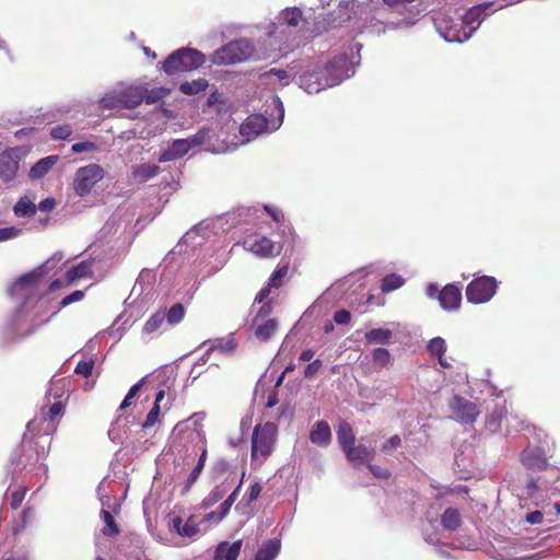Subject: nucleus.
<instances>
[{"label": "nucleus", "mask_w": 560, "mask_h": 560, "mask_svg": "<svg viewBox=\"0 0 560 560\" xmlns=\"http://www.w3.org/2000/svg\"><path fill=\"white\" fill-rule=\"evenodd\" d=\"M63 415L65 405L61 401L44 406L39 415L27 423V430L23 436V445L34 443L35 438H45L49 444L50 440L48 436L56 432Z\"/></svg>", "instance_id": "1"}, {"label": "nucleus", "mask_w": 560, "mask_h": 560, "mask_svg": "<svg viewBox=\"0 0 560 560\" xmlns=\"http://www.w3.org/2000/svg\"><path fill=\"white\" fill-rule=\"evenodd\" d=\"M278 428L272 422L255 425L252 435V462L262 465L275 450Z\"/></svg>", "instance_id": "2"}, {"label": "nucleus", "mask_w": 560, "mask_h": 560, "mask_svg": "<svg viewBox=\"0 0 560 560\" xmlns=\"http://www.w3.org/2000/svg\"><path fill=\"white\" fill-rule=\"evenodd\" d=\"M205 63V56L192 48H182L172 52L163 62V70L172 75L198 69Z\"/></svg>", "instance_id": "3"}, {"label": "nucleus", "mask_w": 560, "mask_h": 560, "mask_svg": "<svg viewBox=\"0 0 560 560\" xmlns=\"http://www.w3.org/2000/svg\"><path fill=\"white\" fill-rule=\"evenodd\" d=\"M254 54V46L249 40L238 39L215 50L212 55L214 65H234L247 60Z\"/></svg>", "instance_id": "4"}, {"label": "nucleus", "mask_w": 560, "mask_h": 560, "mask_svg": "<svg viewBox=\"0 0 560 560\" xmlns=\"http://www.w3.org/2000/svg\"><path fill=\"white\" fill-rule=\"evenodd\" d=\"M105 176L104 168L95 163L88 164L77 170L72 183L77 196H88L94 186Z\"/></svg>", "instance_id": "5"}, {"label": "nucleus", "mask_w": 560, "mask_h": 560, "mask_svg": "<svg viewBox=\"0 0 560 560\" xmlns=\"http://www.w3.org/2000/svg\"><path fill=\"white\" fill-rule=\"evenodd\" d=\"M498 282L490 276L474 279L466 288V298L469 303L482 304L490 301L495 294Z\"/></svg>", "instance_id": "6"}, {"label": "nucleus", "mask_w": 560, "mask_h": 560, "mask_svg": "<svg viewBox=\"0 0 560 560\" xmlns=\"http://www.w3.org/2000/svg\"><path fill=\"white\" fill-rule=\"evenodd\" d=\"M351 60L346 54L335 56L323 68L331 86L339 84L345 78L349 77L351 71Z\"/></svg>", "instance_id": "7"}, {"label": "nucleus", "mask_w": 560, "mask_h": 560, "mask_svg": "<svg viewBox=\"0 0 560 560\" xmlns=\"http://www.w3.org/2000/svg\"><path fill=\"white\" fill-rule=\"evenodd\" d=\"M200 144V141L196 138L188 139H176L168 143L167 148L160 152L158 161L160 163H166L176 161L185 156L190 149Z\"/></svg>", "instance_id": "8"}, {"label": "nucleus", "mask_w": 560, "mask_h": 560, "mask_svg": "<svg viewBox=\"0 0 560 560\" xmlns=\"http://www.w3.org/2000/svg\"><path fill=\"white\" fill-rule=\"evenodd\" d=\"M21 155L18 148L7 149L0 153V180L8 184L15 179L20 168Z\"/></svg>", "instance_id": "9"}, {"label": "nucleus", "mask_w": 560, "mask_h": 560, "mask_svg": "<svg viewBox=\"0 0 560 560\" xmlns=\"http://www.w3.org/2000/svg\"><path fill=\"white\" fill-rule=\"evenodd\" d=\"M452 412L454 413L457 421L462 423H472L480 413L478 406L463 398L460 396H454L448 404Z\"/></svg>", "instance_id": "10"}, {"label": "nucleus", "mask_w": 560, "mask_h": 560, "mask_svg": "<svg viewBox=\"0 0 560 560\" xmlns=\"http://www.w3.org/2000/svg\"><path fill=\"white\" fill-rule=\"evenodd\" d=\"M301 88L308 94L318 93L326 88H330L327 74L323 72L320 66H316L312 71H306L300 77Z\"/></svg>", "instance_id": "11"}, {"label": "nucleus", "mask_w": 560, "mask_h": 560, "mask_svg": "<svg viewBox=\"0 0 560 560\" xmlns=\"http://www.w3.org/2000/svg\"><path fill=\"white\" fill-rule=\"evenodd\" d=\"M244 247L260 258L277 256L282 249V245L277 246L273 241L266 236L245 240Z\"/></svg>", "instance_id": "12"}, {"label": "nucleus", "mask_w": 560, "mask_h": 560, "mask_svg": "<svg viewBox=\"0 0 560 560\" xmlns=\"http://www.w3.org/2000/svg\"><path fill=\"white\" fill-rule=\"evenodd\" d=\"M440 305L446 311H454L462 303V288L450 283L446 284L439 293Z\"/></svg>", "instance_id": "13"}, {"label": "nucleus", "mask_w": 560, "mask_h": 560, "mask_svg": "<svg viewBox=\"0 0 560 560\" xmlns=\"http://www.w3.org/2000/svg\"><path fill=\"white\" fill-rule=\"evenodd\" d=\"M521 460L528 469L545 470L548 466L547 458L542 450L538 447H527L523 451Z\"/></svg>", "instance_id": "14"}, {"label": "nucleus", "mask_w": 560, "mask_h": 560, "mask_svg": "<svg viewBox=\"0 0 560 560\" xmlns=\"http://www.w3.org/2000/svg\"><path fill=\"white\" fill-rule=\"evenodd\" d=\"M270 312L269 305H262L257 317L261 315H266ZM256 328H255V336L261 340L266 341L275 334L278 327V323L275 318H269L264 320L262 323H258V318L255 320Z\"/></svg>", "instance_id": "15"}, {"label": "nucleus", "mask_w": 560, "mask_h": 560, "mask_svg": "<svg viewBox=\"0 0 560 560\" xmlns=\"http://www.w3.org/2000/svg\"><path fill=\"white\" fill-rule=\"evenodd\" d=\"M266 129V119L261 115H252L242 122L240 133L247 140L256 138Z\"/></svg>", "instance_id": "16"}, {"label": "nucleus", "mask_w": 560, "mask_h": 560, "mask_svg": "<svg viewBox=\"0 0 560 560\" xmlns=\"http://www.w3.org/2000/svg\"><path fill=\"white\" fill-rule=\"evenodd\" d=\"M143 100V86H128L117 96V102L125 108H135L139 106Z\"/></svg>", "instance_id": "17"}, {"label": "nucleus", "mask_w": 560, "mask_h": 560, "mask_svg": "<svg viewBox=\"0 0 560 560\" xmlns=\"http://www.w3.org/2000/svg\"><path fill=\"white\" fill-rule=\"evenodd\" d=\"M310 440L316 445L323 447L328 446L331 441V430L329 424L324 420L315 422L310 432Z\"/></svg>", "instance_id": "18"}, {"label": "nucleus", "mask_w": 560, "mask_h": 560, "mask_svg": "<svg viewBox=\"0 0 560 560\" xmlns=\"http://www.w3.org/2000/svg\"><path fill=\"white\" fill-rule=\"evenodd\" d=\"M172 528L179 536L188 538L196 536L200 532L199 523L196 521L194 515L189 516L184 524L179 516L174 517L172 520Z\"/></svg>", "instance_id": "19"}, {"label": "nucleus", "mask_w": 560, "mask_h": 560, "mask_svg": "<svg viewBox=\"0 0 560 560\" xmlns=\"http://www.w3.org/2000/svg\"><path fill=\"white\" fill-rule=\"evenodd\" d=\"M242 548V541L237 540L232 544L221 542L215 548L213 560H236Z\"/></svg>", "instance_id": "20"}, {"label": "nucleus", "mask_w": 560, "mask_h": 560, "mask_svg": "<svg viewBox=\"0 0 560 560\" xmlns=\"http://www.w3.org/2000/svg\"><path fill=\"white\" fill-rule=\"evenodd\" d=\"M58 155H49L37 161L30 170L28 177L31 179L43 178L58 162Z\"/></svg>", "instance_id": "21"}, {"label": "nucleus", "mask_w": 560, "mask_h": 560, "mask_svg": "<svg viewBox=\"0 0 560 560\" xmlns=\"http://www.w3.org/2000/svg\"><path fill=\"white\" fill-rule=\"evenodd\" d=\"M161 168L159 165L143 163L132 166V176L135 180L144 183L159 175Z\"/></svg>", "instance_id": "22"}, {"label": "nucleus", "mask_w": 560, "mask_h": 560, "mask_svg": "<svg viewBox=\"0 0 560 560\" xmlns=\"http://www.w3.org/2000/svg\"><path fill=\"white\" fill-rule=\"evenodd\" d=\"M428 351L432 357H436L439 364L442 368L448 369L451 368V364L446 361L444 358V354L446 352V342L441 337H435L431 339L427 346Z\"/></svg>", "instance_id": "23"}, {"label": "nucleus", "mask_w": 560, "mask_h": 560, "mask_svg": "<svg viewBox=\"0 0 560 560\" xmlns=\"http://www.w3.org/2000/svg\"><path fill=\"white\" fill-rule=\"evenodd\" d=\"M346 458L350 462H365L368 459H372L375 455V450H370L363 444L354 445L352 444L346 452H343Z\"/></svg>", "instance_id": "24"}, {"label": "nucleus", "mask_w": 560, "mask_h": 560, "mask_svg": "<svg viewBox=\"0 0 560 560\" xmlns=\"http://www.w3.org/2000/svg\"><path fill=\"white\" fill-rule=\"evenodd\" d=\"M337 440L342 452H346L355 442L352 427L347 421H341L337 429Z\"/></svg>", "instance_id": "25"}, {"label": "nucleus", "mask_w": 560, "mask_h": 560, "mask_svg": "<svg viewBox=\"0 0 560 560\" xmlns=\"http://www.w3.org/2000/svg\"><path fill=\"white\" fill-rule=\"evenodd\" d=\"M281 548L279 539L267 540L256 552L255 560H273Z\"/></svg>", "instance_id": "26"}, {"label": "nucleus", "mask_w": 560, "mask_h": 560, "mask_svg": "<svg viewBox=\"0 0 560 560\" xmlns=\"http://www.w3.org/2000/svg\"><path fill=\"white\" fill-rule=\"evenodd\" d=\"M441 525L444 529L454 532L462 525V516L457 509L447 508L441 515Z\"/></svg>", "instance_id": "27"}, {"label": "nucleus", "mask_w": 560, "mask_h": 560, "mask_svg": "<svg viewBox=\"0 0 560 560\" xmlns=\"http://www.w3.org/2000/svg\"><path fill=\"white\" fill-rule=\"evenodd\" d=\"M37 207L28 197H21L13 207V212L19 218H32L36 214Z\"/></svg>", "instance_id": "28"}, {"label": "nucleus", "mask_w": 560, "mask_h": 560, "mask_svg": "<svg viewBox=\"0 0 560 560\" xmlns=\"http://www.w3.org/2000/svg\"><path fill=\"white\" fill-rule=\"evenodd\" d=\"M393 337V331L387 328H375L365 332L364 338L366 343L388 345Z\"/></svg>", "instance_id": "29"}, {"label": "nucleus", "mask_w": 560, "mask_h": 560, "mask_svg": "<svg viewBox=\"0 0 560 560\" xmlns=\"http://www.w3.org/2000/svg\"><path fill=\"white\" fill-rule=\"evenodd\" d=\"M290 269V262L281 259L276 270L271 273L269 278V285L275 289H279L283 284V279L287 278Z\"/></svg>", "instance_id": "30"}, {"label": "nucleus", "mask_w": 560, "mask_h": 560, "mask_svg": "<svg viewBox=\"0 0 560 560\" xmlns=\"http://www.w3.org/2000/svg\"><path fill=\"white\" fill-rule=\"evenodd\" d=\"M165 310H159L152 314L150 318L144 323L142 331L147 335H151L158 331L165 320Z\"/></svg>", "instance_id": "31"}, {"label": "nucleus", "mask_w": 560, "mask_h": 560, "mask_svg": "<svg viewBox=\"0 0 560 560\" xmlns=\"http://www.w3.org/2000/svg\"><path fill=\"white\" fill-rule=\"evenodd\" d=\"M101 517L104 521L105 525L102 529V533L106 537H116L119 535L120 529L117 523L115 522L113 515L107 510L101 511Z\"/></svg>", "instance_id": "32"}, {"label": "nucleus", "mask_w": 560, "mask_h": 560, "mask_svg": "<svg viewBox=\"0 0 560 560\" xmlns=\"http://www.w3.org/2000/svg\"><path fill=\"white\" fill-rule=\"evenodd\" d=\"M209 83L206 79H197L192 81L184 82L179 85V91L185 95H196L199 92L205 91Z\"/></svg>", "instance_id": "33"}, {"label": "nucleus", "mask_w": 560, "mask_h": 560, "mask_svg": "<svg viewBox=\"0 0 560 560\" xmlns=\"http://www.w3.org/2000/svg\"><path fill=\"white\" fill-rule=\"evenodd\" d=\"M405 283V279L397 273L386 275L381 281V290L383 293H388L399 289Z\"/></svg>", "instance_id": "34"}, {"label": "nucleus", "mask_w": 560, "mask_h": 560, "mask_svg": "<svg viewBox=\"0 0 560 560\" xmlns=\"http://www.w3.org/2000/svg\"><path fill=\"white\" fill-rule=\"evenodd\" d=\"M185 307L182 303H175L168 311L165 310V319L171 326L180 323L185 316Z\"/></svg>", "instance_id": "35"}, {"label": "nucleus", "mask_w": 560, "mask_h": 560, "mask_svg": "<svg viewBox=\"0 0 560 560\" xmlns=\"http://www.w3.org/2000/svg\"><path fill=\"white\" fill-rule=\"evenodd\" d=\"M89 273L90 266L85 261H82L67 271L66 279L68 282H73L78 279L86 278Z\"/></svg>", "instance_id": "36"}, {"label": "nucleus", "mask_w": 560, "mask_h": 560, "mask_svg": "<svg viewBox=\"0 0 560 560\" xmlns=\"http://www.w3.org/2000/svg\"><path fill=\"white\" fill-rule=\"evenodd\" d=\"M372 360L374 365L378 369H383L392 363V354L385 348H375L372 351Z\"/></svg>", "instance_id": "37"}, {"label": "nucleus", "mask_w": 560, "mask_h": 560, "mask_svg": "<svg viewBox=\"0 0 560 560\" xmlns=\"http://www.w3.org/2000/svg\"><path fill=\"white\" fill-rule=\"evenodd\" d=\"M261 78L267 80L268 82L278 81L282 85H287L289 83V72L283 69H270L261 74Z\"/></svg>", "instance_id": "38"}, {"label": "nucleus", "mask_w": 560, "mask_h": 560, "mask_svg": "<svg viewBox=\"0 0 560 560\" xmlns=\"http://www.w3.org/2000/svg\"><path fill=\"white\" fill-rule=\"evenodd\" d=\"M281 19L287 25L295 27L303 20V14L299 8H290L282 12Z\"/></svg>", "instance_id": "39"}, {"label": "nucleus", "mask_w": 560, "mask_h": 560, "mask_svg": "<svg viewBox=\"0 0 560 560\" xmlns=\"http://www.w3.org/2000/svg\"><path fill=\"white\" fill-rule=\"evenodd\" d=\"M83 298H84V292L81 290H77V291L72 292L71 294L65 296L60 301V306L57 310H55L50 316L46 317L45 319H42L40 324L48 323L50 320V318L59 312L60 308L66 307L73 302L80 301Z\"/></svg>", "instance_id": "40"}, {"label": "nucleus", "mask_w": 560, "mask_h": 560, "mask_svg": "<svg viewBox=\"0 0 560 560\" xmlns=\"http://www.w3.org/2000/svg\"><path fill=\"white\" fill-rule=\"evenodd\" d=\"M168 91L164 88H154L151 90H148L144 88V100L147 104H155L159 101H161Z\"/></svg>", "instance_id": "41"}, {"label": "nucleus", "mask_w": 560, "mask_h": 560, "mask_svg": "<svg viewBox=\"0 0 560 560\" xmlns=\"http://www.w3.org/2000/svg\"><path fill=\"white\" fill-rule=\"evenodd\" d=\"M242 482L237 486V488L220 504L219 506V520H222L230 512L231 506L235 502L238 490L241 488Z\"/></svg>", "instance_id": "42"}, {"label": "nucleus", "mask_w": 560, "mask_h": 560, "mask_svg": "<svg viewBox=\"0 0 560 560\" xmlns=\"http://www.w3.org/2000/svg\"><path fill=\"white\" fill-rule=\"evenodd\" d=\"M72 133V128L70 125H59L51 129L50 136L55 140H66Z\"/></svg>", "instance_id": "43"}, {"label": "nucleus", "mask_w": 560, "mask_h": 560, "mask_svg": "<svg viewBox=\"0 0 560 560\" xmlns=\"http://www.w3.org/2000/svg\"><path fill=\"white\" fill-rule=\"evenodd\" d=\"M383 1L393 10H395L399 13H404L410 7H412L417 0H383Z\"/></svg>", "instance_id": "44"}, {"label": "nucleus", "mask_w": 560, "mask_h": 560, "mask_svg": "<svg viewBox=\"0 0 560 560\" xmlns=\"http://www.w3.org/2000/svg\"><path fill=\"white\" fill-rule=\"evenodd\" d=\"M26 495V488L19 487L15 491L11 493L10 498V506L13 510H18L21 505Z\"/></svg>", "instance_id": "45"}, {"label": "nucleus", "mask_w": 560, "mask_h": 560, "mask_svg": "<svg viewBox=\"0 0 560 560\" xmlns=\"http://www.w3.org/2000/svg\"><path fill=\"white\" fill-rule=\"evenodd\" d=\"M262 491V486L259 481H254L253 483H250L245 497H246V500H247V504H252L254 501H256L260 493Z\"/></svg>", "instance_id": "46"}, {"label": "nucleus", "mask_w": 560, "mask_h": 560, "mask_svg": "<svg viewBox=\"0 0 560 560\" xmlns=\"http://www.w3.org/2000/svg\"><path fill=\"white\" fill-rule=\"evenodd\" d=\"M93 368H94L93 361H91V360L90 361H80L77 364L74 372L78 375H81L83 377H89V376H91V374L93 372Z\"/></svg>", "instance_id": "47"}, {"label": "nucleus", "mask_w": 560, "mask_h": 560, "mask_svg": "<svg viewBox=\"0 0 560 560\" xmlns=\"http://www.w3.org/2000/svg\"><path fill=\"white\" fill-rule=\"evenodd\" d=\"M73 153L93 152L97 150V145L92 141L77 142L71 148Z\"/></svg>", "instance_id": "48"}, {"label": "nucleus", "mask_w": 560, "mask_h": 560, "mask_svg": "<svg viewBox=\"0 0 560 560\" xmlns=\"http://www.w3.org/2000/svg\"><path fill=\"white\" fill-rule=\"evenodd\" d=\"M160 417V406H153L152 409L147 415V418L142 424L143 429H149L153 427Z\"/></svg>", "instance_id": "49"}, {"label": "nucleus", "mask_w": 560, "mask_h": 560, "mask_svg": "<svg viewBox=\"0 0 560 560\" xmlns=\"http://www.w3.org/2000/svg\"><path fill=\"white\" fill-rule=\"evenodd\" d=\"M323 366V362L319 359L312 361L304 370V377L312 378Z\"/></svg>", "instance_id": "50"}, {"label": "nucleus", "mask_w": 560, "mask_h": 560, "mask_svg": "<svg viewBox=\"0 0 560 560\" xmlns=\"http://www.w3.org/2000/svg\"><path fill=\"white\" fill-rule=\"evenodd\" d=\"M368 468L378 479H388L390 477V471L386 468L373 464H369Z\"/></svg>", "instance_id": "51"}, {"label": "nucleus", "mask_w": 560, "mask_h": 560, "mask_svg": "<svg viewBox=\"0 0 560 560\" xmlns=\"http://www.w3.org/2000/svg\"><path fill=\"white\" fill-rule=\"evenodd\" d=\"M21 230L15 226L1 228L0 229V242L8 241L16 237Z\"/></svg>", "instance_id": "52"}, {"label": "nucleus", "mask_w": 560, "mask_h": 560, "mask_svg": "<svg viewBox=\"0 0 560 560\" xmlns=\"http://www.w3.org/2000/svg\"><path fill=\"white\" fill-rule=\"evenodd\" d=\"M203 467H202V464H197L195 466V468L192 469V471L190 472L188 479H187V482L185 485V491H189V489L192 487V485L197 481V479L199 478L201 471H202Z\"/></svg>", "instance_id": "53"}, {"label": "nucleus", "mask_w": 560, "mask_h": 560, "mask_svg": "<svg viewBox=\"0 0 560 560\" xmlns=\"http://www.w3.org/2000/svg\"><path fill=\"white\" fill-rule=\"evenodd\" d=\"M334 320L338 325H347L351 320V314L347 310H339L334 314Z\"/></svg>", "instance_id": "54"}, {"label": "nucleus", "mask_w": 560, "mask_h": 560, "mask_svg": "<svg viewBox=\"0 0 560 560\" xmlns=\"http://www.w3.org/2000/svg\"><path fill=\"white\" fill-rule=\"evenodd\" d=\"M281 233L284 237H287V241L289 242V245L291 247L294 246L295 244V241L298 238V235L295 234V232L293 231L292 226L289 225V224H282V230H281Z\"/></svg>", "instance_id": "55"}, {"label": "nucleus", "mask_w": 560, "mask_h": 560, "mask_svg": "<svg viewBox=\"0 0 560 560\" xmlns=\"http://www.w3.org/2000/svg\"><path fill=\"white\" fill-rule=\"evenodd\" d=\"M401 445V439L399 435L395 434L390 436L383 445L382 451L387 452L389 450L397 448Z\"/></svg>", "instance_id": "56"}, {"label": "nucleus", "mask_w": 560, "mask_h": 560, "mask_svg": "<svg viewBox=\"0 0 560 560\" xmlns=\"http://www.w3.org/2000/svg\"><path fill=\"white\" fill-rule=\"evenodd\" d=\"M264 209L272 218L273 221L281 222L283 220V213L279 208L265 206Z\"/></svg>", "instance_id": "57"}, {"label": "nucleus", "mask_w": 560, "mask_h": 560, "mask_svg": "<svg viewBox=\"0 0 560 560\" xmlns=\"http://www.w3.org/2000/svg\"><path fill=\"white\" fill-rule=\"evenodd\" d=\"M271 289H275L273 287H270L269 285V282L267 283L266 287L261 288L259 290V292L257 293L256 298H255V301L257 303H262L265 302V300L268 299V296L270 295V292H271Z\"/></svg>", "instance_id": "58"}, {"label": "nucleus", "mask_w": 560, "mask_h": 560, "mask_svg": "<svg viewBox=\"0 0 560 560\" xmlns=\"http://www.w3.org/2000/svg\"><path fill=\"white\" fill-rule=\"evenodd\" d=\"M544 520V514L536 510L526 515V522L529 524H540Z\"/></svg>", "instance_id": "59"}, {"label": "nucleus", "mask_w": 560, "mask_h": 560, "mask_svg": "<svg viewBox=\"0 0 560 560\" xmlns=\"http://www.w3.org/2000/svg\"><path fill=\"white\" fill-rule=\"evenodd\" d=\"M55 206L56 201L54 198H46L39 202L38 209L44 212H50Z\"/></svg>", "instance_id": "60"}, {"label": "nucleus", "mask_w": 560, "mask_h": 560, "mask_svg": "<svg viewBox=\"0 0 560 560\" xmlns=\"http://www.w3.org/2000/svg\"><path fill=\"white\" fill-rule=\"evenodd\" d=\"M223 497V493L221 490L219 489H215L213 490L210 495L207 498V500L205 501V505L206 506H210L211 504H213L214 502H217L218 500H220L221 498Z\"/></svg>", "instance_id": "61"}, {"label": "nucleus", "mask_w": 560, "mask_h": 560, "mask_svg": "<svg viewBox=\"0 0 560 560\" xmlns=\"http://www.w3.org/2000/svg\"><path fill=\"white\" fill-rule=\"evenodd\" d=\"M144 382H145V377L141 378L138 383L132 385L130 387L129 392H128L129 397L135 398L138 395V393L140 392V389L143 386Z\"/></svg>", "instance_id": "62"}, {"label": "nucleus", "mask_w": 560, "mask_h": 560, "mask_svg": "<svg viewBox=\"0 0 560 560\" xmlns=\"http://www.w3.org/2000/svg\"><path fill=\"white\" fill-rule=\"evenodd\" d=\"M315 355V350L313 349H306L301 352L299 360L302 362L311 361Z\"/></svg>", "instance_id": "63"}, {"label": "nucleus", "mask_w": 560, "mask_h": 560, "mask_svg": "<svg viewBox=\"0 0 560 560\" xmlns=\"http://www.w3.org/2000/svg\"><path fill=\"white\" fill-rule=\"evenodd\" d=\"M279 399H278V394L277 393H272L268 396V399H267V402H266V407L267 408H272L275 407L277 404H278Z\"/></svg>", "instance_id": "64"}]
</instances>
